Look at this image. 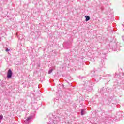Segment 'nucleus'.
I'll return each instance as SVG.
<instances>
[{"label": "nucleus", "mask_w": 124, "mask_h": 124, "mask_svg": "<svg viewBox=\"0 0 124 124\" xmlns=\"http://www.w3.org/2000/svg\"><path fill=\"white\" fill-rule=\"evenodd\" d=\"M31 119V117L29 116V117L27 118V119L26 120V122H29Z\"/></svg>", "instance_id": "3"}, {"label": "nucleus", "mask_w": 124, "mask_h": 124, "mask_svg": "<svg viewBox=\"0 0 124 124\" xmlns=\"http://www.w3.org/2000/svg\"><path fill=\"white\" fill-rule=\"evenodd\" d=\"M12 77V71L11 69H9L7 72V78H11Z\"/></svg>", "instance_id": "1"}, {"label": "nucleus", "mask_w": 124, "mask_h": 124, "mask_svg": "<svg viewBox=\"0 0 124 124\" xmlns=\"http://www.w3.org/2000/svg\"><path fill=\"white\" fill-rule=\"evenodd\" d=\"M85 18H86L85 19L86 22H88V21L90 20V16H85Z\"/></svg>", "instance_id": "2"}, {"label": "nucleus", "mask_w": 124, "mask_h": 124, "mask_svg": "<svg viewBox=\"0 0 124 124\" xmlns=\"http://www.w3.org/2000/svg\"><path fill=\"white\" fill-rule=\"evenodd\" d=\"M52 72H53V69H50L48 72V74H50V73H52Z\"/></svg>", "instance_id": "5"}, {"label": "nucleus", "mask_w": 124, "mask_h": 124, "mask_svg": "<svg viewBox=\"0 0 124 124\" xmlns=\"http://www.w3.org/2000/svg\"><path fill=\"white\" fill-rule=\"evenodd\" d=\"M84 109H82L81 111V115L83 116V115H84L85 113H84Z\"/></svg>", "instance_id": "4"}, {"label": "nucleus", "mask_w": 124, "mask_h": 124, "mask_svg": "<svg viewBox=\"0 0 124 124\" xmlns=\"http://www.w3.org/2000/svg\"><path fill=\"white\" fill-rule=\"evenodd\" d=\"M3 119V116H2V115H0V120H2Z\"/></svg>", "instance_id": "6"}, {"label": "nucleus", "mask_w": 124, "mask_h": 124, "mask_svg": "<svg viewBox=\"0 0 124 124\" xmlns=\"http://www.w3.org/2000/svg\"><path fill=\"white\" fill-rule=\"evenodd\" d=\"M6 52H9V49H8V48H6Z\"/></svg>", "instance_id": "7"}]
</instances>
